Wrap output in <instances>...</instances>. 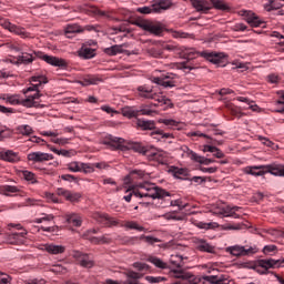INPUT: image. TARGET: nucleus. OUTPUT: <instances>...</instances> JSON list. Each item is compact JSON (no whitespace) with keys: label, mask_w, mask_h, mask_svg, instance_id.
I'll use <instances>...</instances> for the list:
<instances>
[{"label":"nucleus","mask_w":284,"mask_h":284,"mask_svg":"<svg viewBox=\"0 0 284 284\" xmlns=\"http://www.w3.org/2000/svg\"><path fill=\"white\" fill-rule=\"evenodd\" d=\"M125 194L123 196L126 203L132 201V196H136V199H165V196H170V192L159 187L156 184L151 182H142L135 185V187H129L125 190Z\"/></svg>","instance_id":"f257e3e1"},{"label":"nucleus","mask_w":284,"mask_h":284,"mask_svg":"<svg viewBox=\"0 0 284 284\" xmlns=\"http://www.w3.org/2000/svg\"><path fill=\"white\" fill-rule=\"evenodd\" d=\"M26 99H21L19 94H10V93H1L0 100L6 101L9 105H23V108H41L39 103V99H41V94H24Z\"/></svg>","instance_id":"f03ea898"},{"label":"nucleus","mask_w":284,"mask_h":284,"mask_svg":"<svg viewBox=\"0 0 284 284\" xmlns=\"http://www.w3.org/2000/svg\"><path fill=\"white\" fill-rule=\"evenodd\" d=\"M42 59V61H45V63H49V65H53L54 68H65L68 63L65 60L54 57V55H48V54H42L41 52L33 51L32 53H22L18 58L19 63H32L34 59Z\"/></svg>","instance_id":"7ed1b4c3"},{"label":"nucleus","mask_w":284,"mask_h":284,"mask_svg":"<svg viewBox=\"0 0 284 284\" xmlns=\"http://www.w3.org/2000/svg\"><path fill=\"white\" fill-rule=\"evenodd\" d=\"M138 97H140V99L158 101L160 105H166V108L173 106L172 100L156 91V88L150 87L148 84L138 87Z\"/></svg>","instance_id":"20e7f679"},{"label":"nucleus","mask_w":284,"mask_h":284,"mask_svg":"<svg viewBox=\"0 0 284 284\" xmlns=\"http://www.w3.org/2000/svg\"><path fill=\"white\" fill-rule=\"evenodd\" d=\"M244 172L245 174H251L252 176H263L266 172L273 176H284V165L272 163L266 165L246 166Z\"/></svg>","instance_id":"39448f33"},{"label":"nucleus","mask_w":284,"mask_h":284,"mask_svg":"<svg viewBox=\"0 0 284 284\" xmlns=\"http://www.w3.org/2000/svg\"><path fill=\"white\" fill-rule=\"evenodd\" d=\"M134 150L139 152V154H143V156L148 158L149 161H156V163L161 165L168 163V152L163 150L141 145L135 146Z\"/></svg>","instance_id":"423d86ee"},{"label":"nucleus","mask_w":284,"mask_h":284,"mask_svg":"<svg viewBox=\"0 0 284 284\" xmlns=\"http://www.w3.org/2000/svg\"><path fill=\"white\" fill-rule=\"evenodd\" d=\"M225 252H227V254H231V256H236L237 258L241 256H250L252 254H256V252H258V248L256 246H250V247H245L243 245H232L225 248Z\"/></svg>","instance_id":"0eeeda50"},{"label":"nucleus","mask_w":284,"mask_h":284,"mask_svg":"<svg viewBox=\"0 0 284 284\" xmlns=\"http://www.w3.org/2000/svg\"><path fill=\"white\" fill-rule=\"evenodd\" d=\"M135 26L141 28V30H144V32H150V34H154L155 37H159V34L163 32L161 23L150 20H139L135 22Z\"/></svg>","instance_id":"6e6552de"},{"label":"nucleus","mask_w":284,"mask_h":284,"mask_svg":"<svg viewBox=\"0 0 284 284\" xmlns=\"http://www.w3.org/2000/svg\"><path fill=\"white\" fill-rule=\"evenodd\" d=\"M31 85L23 90V94H30V92H34V94H41L39 89L41 85H45L48 83V78L44 75H33L30 80Z\"/></svg>","instance_id":"1a4fd4ad"},{"label":"nucleus","mask_w":284,"mask_h":284,"mask_svg":"<svg viewBox=\"0 0 284 284\" xmlns=\"http://www.w3.org/2000/svg\"><path fill=\"white\" fill-rule=\"evenodd\" d=\"M176 79L179 77L174 73H166L162 77H155L153 78V83H156V85H162V88H175L176 87Z\"/></svg>","instance_id":"9d476101"},{"label":"nucleus","mask_w":284,"mask_h":284,"mask_svg":"<svg viewBox=\"0 0 284 284\" xmlns=\"http://www.w3.org/2000/svg\"><path fill=\"white\" fill-rule=\"evenodd\" d=\"M183 152L194 161L195 163H200L201 165H210L211 163H216V160L207 159L205 156L199 155L196 152L192 151L189 146H182Z\"/></svg>","instance_id":"9b49d317"},{"label":"nucleus","mask_w":284,"mask_h":284,"mask_svg":"<svg viewBox=\"0 0 284 284\" xmlns=\"http://www.w3.org/2000/svg\"><path fill=\"white\" fill-rule=\"evenodd\" d=\"M2 26L6 30H9L12 34H17L21 39H30V33L23 27L12 24L10 21H4Z\"/></svg>","instance_id":"f8f14e48"},{"label":"nucleus","mask_w":284,"mask_h":284,"mask_svg":"<svg viewBox=\"0 0 284 284\" xmlns=\"http://www.w3.org/2000/svg\"><path fill=\"white\" fill-rule=\"evenodd\" d=\"M93 219L98 221V223H101L102 225H105L106 227H112L119 225V221L114 217H111L110 215L101 212L93 213Z\"/></svg>","instance_id":"ddd939ff"},{"label":"nucleus","mask_w":284,"mask_h":284,"mask_svg":"<svg viewBox=\"0 0 284 284\" xmlns=\"http://www.w3.org/2000/svg\"><path fill=\"white\" fill-rule=\"evenodd\" d=\"M281 260H260L258 261V267H262V270H256V272H258L260 274H267V270H272V268H276V267H281Z\"/></svg>","instance_id":"4468645a"},{"label":"nucleus","mask_w":284,"mask_h":284,"mask_svg":"<svg viewBox=\"0 0 284 284\" xmlns=\"http://www.w3.org/2000/svg\"><path fill=\"white\" fill-rule=\"evenodd\" d=\"M191 54H197L199 57H203V59H206V61H210L211 63H215V65L221 63L223 57H225L224 53L207 52V51H202V52L192 51Z\"/></svg>","instance_id":"2eb2a0df"},{"label":"nucleus","mask_w":284,"mask_h":284,"mask_svg":"<svg viewBox=\"0 0 284 284\" xmlns=\"http://www.w3.org/2000/svg\"><path fill=\"white\" fill-rule=\"evenodd\" d=\"M241 210L240 206H222L221 209H219L215 214H219L220 216H225V217H232V219H241V215L237 214L236 212H239Z\"/></svg>","instance_id":"dca6fc26"},{"label":"nucleus","mask_w":284,"mask_h":284,"mask_svg":"<svg viewBox=\"0 0 284 284\" xmlns=\"http://www.w3.org/2000/svg\"><path fill=\"white\" fill-rule=\"evenodd\" d=\"M54 155L50 153L43 152H31L28 154V161H32L33 163H43L44 161H52Z\"/></svg>","instance_id":"f3484780"},{"label":"nucleus","mask_w":284,"mask_h":284,"mask_svg":"<svg viewBox=\"0 0 284 284\" xmlns=\"http://www.w3.org/2000/svg\"><path fill=\"white\" fill-rule=\"evenodd\" d=\"M72 256L73 258H75V261H78V263H80L81 267L90 268L94 266V262L90 260V256L88 254H83L79 251H73Z\"/></svg>","instance_id":"a211bd4d"},{"label":"nucleus","mask_w":284,"mask_h":284,"mask_svg":"<svg viewBox=\"0 0 284 284\" xmlns=\"http://www.w3.org/2000/svg\"><path fill=\"white\" fill-rule=\"evenodd\" d=\"M0 159H1V161H7L8 163H18V161L21 160L19 158V153H17L12 150L1 151Z\"/></svg>","instance_id":"6ab92c4d"},{"label":"nucleus","mask_w":284,"mask_h":284,"mask_svg":"<svg viewBox=\"0 0 284 284\" xmlns=\"http://www.w3.org/2000/svg\"><path fill=\"white\" fill-rule=\"evenodd\" d=\"M169 172L174 176V179H185V176L190 174L187 169L179 166H171Z\"/></svg>","instance_id":"aec40b11"},{"label":"nucleus","mask_w":284,"mask_h":284,"mask_svg":"<svg viewBox=\"0 0 284 284\" xmlns=\"http://www.w3.org/2000/svg\"><path fill=\"white\" fill-rule=\"evenodd\" d=\"M93 245H110L112 243V237L110 234H104L102 236H93L90 239Z\"/></svg>","instance_id":"412c9836"},{"label":"nucleus","mask_w":284,"mask_h":284,"mask_svg":"<svg viewBox=\"0 0 284 284\" xmlns=\"http://www.w3.org/2000/svg\"><path fill=\"white\" fill-rule=\"evenodd\" d=\"M195 247L200 252H207L209 254H212V252H214V246L210 245V243H206L205 240H196Z\"/></svg>","instance_id":"4be33fe9"},{"label":"nucleus","mask_w":284,"mask_h":284,"mask_svg":"<svg viewBox=\"0 0 284 284\" xmlns=\"http://www.w3.org/2000/svg\"><path fill=\"white\" fill-rule=\"evenodd\" d=\"M65 219L68 223H72V225H74L75 227H81L83 223V217H81V215L77 213H68L65 215Z\"/></svg>","instance_id":"5701e85b"},{"label":"nucleus","mask_w":284,"mask_h":284,"mask_svg":"<svg viewBox=\"0 0 284 284\" xmlns=\"http://www.w3.org/2000/svg\"><path fill=\"white\" fill-rule=\"evenodd\" d=\"M136 125L140 130H154L156 128V123L153 120L138 119Z\"/></svg>","instance_id":"b1692460"},{"label":"nucleus","mask_w":284,"mask_h":284,"mask_svg":"<svg viewBox=\"0 0 284 284\" xmlns=\"http://www.w3.org/2000/svg\"><path fill=\"white\" fill-rule=\"evenodd\" d=\"M44 251L48 252V254H63V252H65V246L57 244H45Z\"/></svg>","instance_id":"393cba45"},{"label":"nucleus","mask_w":284,"mask_h":284,"mask_svg":"<svg viewBox=\"0 0 284 284\" xmlns=\"http://www.w3.org/2000/svg\"><path fill=\"white\" fill-rule=\"evenodd\" d=\"M284 6V0H268V3L264 4L266 12H272V10H281Z\"/></svg>","instance_id":"a878e982"},{"label":"nucleus","mask_w":284,"mask_h":284,"mask_svg":"<svg viewBox=\"0 0 284 284\" xmlns=\"http://www.w3.org/2000/svg\"><path fill=\"white\" fill-rule=\"evenodd\" d=\"M121 112L126 119H136L139 116V110L135 106H124L121 109Z\"/></svg>","instance_id":"bb28decb"},{"label":"nucleus","mask_w":284,"mask_h":284,"mask_svg":"<svg viewBox=\"0 0 284 284\" xmlns=\"http://www.w3.org/2000/svg\"><path fill=\"white\" fill-rule=\"evenodd\" d=\"M237 101H240L241 103H245L246 105L244 106L245 110H252L253 112H258V105H256V103L245 97H237L236 98Z\"/></svg>","instance_id":"cd10ccee"},{"label":"nucleus","mask_w":284,"mask_h":284,"mask_svg":"<svg viewBox=\"0 0 284 284\" xmlns=\"http://www.w3.org/2000/svg\"><path fill=\"white\" fill-rule=\"evenodd\" d=\"M160 201H164V205H162V207H185V205L181 204V200H170V193L169 195L160 199Z\"/></svg>","instance_id":"c85d7f7f"},{"label":"nucleus","mask_w":284,"mask_h":284,"mask_svg":"<svg viewBox=\"0 0 284 284\" xmlns=\"http://www.w3.org/2000/svg\"><path fill=\"white\" fill-rule=\"evenodd\" d=\"M123 48L124 44H114L112 47L105 48L104 52L105 54H109V57H115V54H123Z\"/></svg>","instance_id":"c756f323"},{"label":"nucleus","mask_w":284,"mask_h":284,"mask_svg":"<svg viewBox=\"0 0 284 284\" xmlns=\"http://www.w3.org/2000/svg\"><path fill=\"white\" fill-rule=\"evenodd\" d=\"M97 51L90 47H83L79 52V57H81V59H93Z\"/></svg>","instance_id":"7c9ffc66"},{"label":"nucleus","mask_w":284,"mask_h":284,"mask_svg":"<svg viewBox=\"0 0 284 284\" xmlns=\"http://www.w3.org/2000/svg\"><path fill=\"white\" fill-rule=\"evenodd\" d=\"M158 123H162L169 130H179V121L174 119H159Z\"/></svg>","instance_id":"2f4dec72"},{"label":"nucleus","mask_w":284,"mask_h":284,"mask_svg":"<svg viewBox=\"0 0 284 284\" xmlns=\"http://www.w3.org/2000/svg\"><path fill=\"white\" fill-rule=\"evenodd\" d=\"M192 6L197 12H207V10H210L207 2L203 0H192Z\"/></svg>","instance_id":"473e14b6"},{"label":"nucleus","mask_w":284,"mask_h":284,"mask_svg":"<svg viewBox=\"0 0 284 284\" xmlns=\"http://www.w3.org/2000/svg\"><path fill=\"white\" fill-rule=\"evenodd\" d=\"M81 32H83V29H81V27L78 24H68L65 28V34L68 39H70L72 34H79Z\"/></svg>","instance_id":"72a5a7b5"},{"label":"nucleus","mask_w":284,"mask_h":284,"mask_svg":"<svg viewBox=\"0 0 284 284\" xmlns=\"http://www.w3.org/2000/svg\"><path fill=\"white\" fill-rule=\"evenodd\" d=\"M171 276H173V278H182V281H187V278H192V275L190 273H185L183 270H172Z\"/></svg>","instance_id":"f704fd0d"},{"label":"nucleus","mask_w":284,"mask_h":284,"mask_svg":"<svg viewBox=\"0 0 284 284\" xmlns=\"http://www.w3.org/2000/svg\"><path fill=\"white\" fill-rule=\"evenodd\" d=\"M27 235H28V231L23 230L20 233H11L9 235V240L11 241V243H21V241H23V239H26Z\"/></svg>","instance_id":"c9c22d12"},{"label":"nucleus","mask_w":284,"mask_h":284,"mask_svg":"<svg viewBox=\"0 0 284 284\" xmlns=\"http://www.w3.org/2000/svg\"><path fill=\"white\" fill-rule=\"evenodd\" d=\"M17 132L19 134H22L23 136H30V134H32L34 130H32V126L28 124H22L17 128Z\"/></svg>","instance_id":"e433bc0d"},{"label":"nucleus","mask_w":284,"mask_h":284,"mask_svg":"<svg viewBox=\"0 0 284 284\" xmlns=\"http://www.w3.org/2000/svg\"><path fill=\"white\" fill-rule=\"evenodd\" d=\"M170 264L172 267H182L183 266V257L179 254H173L170 257Z\"/></svg>","instance_id":"4c0bfd02"},{"label":"nucleus","mask_w":284,"mask_h":284,"mask_svg":"<svg viewBox=\"0 0 284 284\" xmlns=\"http://www.w3.org/2000/svg\"><path fill=\"white\" fill-rule=\"evenodd\" d=\"M211 3H213V8H215V10H230V4L225 3L224 0H211Z\"/></svg>","instance_id":"58836bf2"},{"label":"nucleus","mask_w":284,"mask_h":284,"mask_svg":"<svg viewBox=\"0 0 284 284\" xmlns=\"http://www.w3.org/2000/svg\"><path fill=\"white\" fill-rule=\"evenodd\" d=\"M148 262L152 263L153 265H155V267H159L160 270H168V263L163 262L159 257H149Z\"/></svg>","instance_id":"ea45409f"},{"label":"nucleus","mask_w":284,"mask_h":284,"mask_svg":"<svg viewBox=\"0 0 284 284\" xmlns=\"http://www.w3.org/2000/svg\"><path fill=\"white\" fill-rule=\"evenodd\" d=\"M124 227L126 230H136L138 232H145V227L139 225V223L134 221H128L124 223Z\"/></svg>","instance_id":"a19ab883"},{"label":"nucleus","mask_w":284,"mask_h":284,"mask_svg":"<svg viewBox=\"0 0 284 284\" xmlns=\"http://www.w3.org/2000/svg\"><path fill=\"white\" fill-rule=\"evenodd\" d=\"M204 281H206L207 283H212V284H221V283H223V281H225V277L223 275H221V276L209 275V276H204Z\"/></svg>","instance_id":"79ce46f5"},{"label":"nucleus","mask_w":284,"mask_h":284,"mask_svg":"<svg viewBox=\"0 0 284 284\" xmlns=\"http://www.w3.org/2000/svg\"><path fill=\"white\" fill-rule=\"evenodd\" d=\"M275 112H284V91L280 92V98L277 101H275Z\"/></svg>","instance_id":"37998d69"},{"label":"nucleus","mask_w":284,"mask_h":284,"mask_svg":"<svg viewBox=\"0 0 284 284\" xmlns=\"http://www.w3.org/2000/svg\"><path fill=\"white\" fill-rule=\"evenodd\" d=\"M65 201H70V203H79V201H81V193L69 191Z\"/></svg>","instance_id":"c03bdc74"},{"label":"nucleus","mask_w":284,"mask_h":284,"mask_svg":"<svg viewBox=\"0 0 284 284\" xmlns=\"http://www.w3.org/2000/svg\"><path fill=\"white\" fill-rule=\"evenodd\" d=\"M3 47L7 50H11V52H21V50H23V47H21L17 42H7L6 44H3Z\"/></svg>","instance_id":"a18cd8bd"},{"label":"nucleus","mask_w":284,"mask_h":284,"mask_svg":"<svg viewBox=\"0 0 284 284\" xmlns=\"http://www.w3.org/2000/svg\"><path fill=\"white\" fill-rule=\"evenodd\" d=\"M246 22L253 28H258V26H261V20H258V17H256L254 13L246 18Z\"/></svg>","instance_id":"49530a36"},{"label":"nucleus","mask_w":284,"mask_h":284,"mask_svg":"<svg viewBox=\"0 0 284 284\" xmlns=\"http://www.w3.org/2000/svg\"><path fill=\"white\" fill-rule=\"evenodd\" d=\"M141 241H145L149 245H154V243H161V240L159 237H154L152 235H141L140 236Z\"/></svg>","instance_id":"de8ad7c7"},{"label":"nucleus","mask_w":284,"mask_h":284,"mask_svg":"<svg viewBox=\"0 0 284 284\" xmlns=\"http://www.w3.org/2000/svg\"><path fill=\"white\" fill-rule=\"evenodd\" d=\"M197 227H200V230H214V227H219V224L216 222H199Z\"/></svg>","instance_id":"09e8293b"},{"label":"nucleus","mask_w":284,"mask_h":284,"mask_svg":"<svg viewBox=\"0 0 284 284\" xmlns=\"http://www.w3.org/2000/svg\"><path fill=\"white\" fill-rule=\"evenodd\" d=\"M72 139L70 138H51V143H54L55 145H68Z\"/></svg>","instance_id":"8fccbe9b"},{"label":"nucleus","mask_w":284,"mask_h":284,"mask_svg":"<svg viewBox=\"0 0 284 284\" xmlns=\"http://www.w3.org/2000/svg\"><path fill=\"white\" fill-rule=\"evenodd\" d=\"M81 163L82 162H70L69 164H67L68 171L69 172H81Z\"/></svg>","instance_id":"3c124183"},{"label":"nucleus","mask_w":284,"mask_h":284,"mask_svg":"<svg viewBox=\"0 0 284 284\" xmlns=\"http://www.w3.org/2000/svg\"><path fill=\"white\" fill-rule=\"evenodd\" d=\"M22 176L24 181H28L29 183H32V184L37 183V176H34V173L30 171H23Z\"/></svg>","instance_id":"603ef678"},{"label":"nucleus","mask_w":284,"mask_h":284,"mask_svg":"<svg viewBox=\"0 0 284 284\" xmlns=\"http://www.w3.org/2000/svg\"><path fill=\"white\" fill-rule=\"evenodd\" d=\"M50 221H54V215L42 213V216L36 219V220L33 221V223H38V224H39V223L50 222Z\"/></svg>","instance_id":"864d4df0"},{"label":"nucleus","mask_w":284,"mask_h":284,"mask_svg":"<svg viewBox=\"0 0 284 284\" xmlns=\"http://www.w3.org/2000/svg\"><path fill=\"white\" fill-rule=\"evenodd\" d=\"M81 172H83L84 174H92V172H94V164H90V163H81Z\"/></svg>","instance_id":"5fc2aeb1"},{"label":"nucleus","mask_w":284,"mask_h":284,"mask_svg":"<svg viewBox=\"0 0 284 284\" xmlns=\"http://www.w3.org/2000/svg\"><path fill=\"white\" fill-rule=\"evenodd\" d=\"M139 116L142 114V116H152L156 111L150 109L149 106H141L139 110Z\"/></svg>","instance_id":"6e6d98bb"},{"label":"nucleus","mask_w":284,"mask_h":284,"mask_svg":"<svg viewBox=\"0 0 284 284\" xmlns=\"http://www.w3.org/2000/svg\"><path fill=\"white\" fill-rule=\"evenodd\" d=\"M125 276L128 278H133V281H139V278H143V274H141L139 272H134V271H128L125 273Z\"/></svg>","instance_id":"4d7b16f0"},{"label":"nucleus","mask_w":284,"mask_h":284,"mask_svg":"<svg viewBox=\"0 0 284 284\" xmlns=\"http://www.w3.org/2000/svg\"><path fill=\"white\" fill-rule=\"evenodd\" d=\"M133 267L138 271V272H145L148 270H150V266L145 263H141V262H135L133 263Z\"/></svg>","instance_id":"13d9d810"},{"label":"nucleus","mask_w":284,"mask_h":284,"mask_svg":"<svg viewBox=\"0 0 284 284\" xmlns=\"http://www.w3.org/2000/svg\"><path fill=\"white\" fill-rule=\"evenodd\" d=\"M172 37L174 39H190V37H192V34L185 33L183 31H173Z\"/></svg>","instance_id":"bf43d9fd"},{"label":"nucleus","mask_w":284,"mask_h":284,"mask_svg":"<svg viewBox=\"0 0 284 284\" xmlns=\"http://www.w3.org/2000/svg\"><path fill=\"white\" fill-rule=\"evenodd\" d=\"M99 81H101V79L99 78H90L88 80L84 81H80V85H97V83H99Z\"/></svg>","instance_id":"052dcab7"},{"label":"nucleus","mask_w":284,"mask_h":284,"mask_svg":"<svg viewBox=\"0 0 284 284\" xmlns=\"http://www.w3.org/2000/svg\"><path fill=\"white\" fill-rule=\"evenodd\" d=\"M44 199H47L48 203H59V197L54 193H45Z\"/></svg>","instance_id":"680f3d73"},{"label":"nucleus","mask_w":284,"mask_h":284,"mask_svg":"<svg viewBox=\"0 0 284 284\" xmlns=\"http://www.w3.org/2000/svg\"><path fill=\"white\" fill-rule=\"evenodd\" d=\"M145 281H148V283H161L162 281H165V277H161V276H145Z\"/></svg>","instance_id":"e2e57ef3"},{"label":"nucleus","mask_w":284,"mask_h":284,"mask_svg":"<svg viewBox=\"0 0 284 284\" xmlns=\"http://www.w3.org/2000/svg\"><path fill=\"white\" fill-rule=\"evenodd\" d=\"M152 134H159V136H161V139H174V134L165 133L162 130H158V131L153 132Z\"/></svg>","instance_id":"0e129e2a"},{"label":"nucleus","mask_w":284,"mask_h":284,"mask_svg":"<svg viewBox=\"0 0 284 284\" xmlns=\"http://www.w3.org/2000/svg\"><path fill=\"white\" fill-rule=\"evenodd\" d=\"M136 12H140V14H152V7H139Z\"/></svg>","instance_id":"69168bd1"},{"label":"nucleus","mask_w":284,"mask_h":284,"mask_svg":"<svg viewBox=\"0 0 284 284\" xmlns=\"http://www.w3.org/2000/svg\"><path fill=\"white\" fill-rule=\"evenodd\" d=\"M160 8L162 9V12L164 10H169V8H171L172 2L170 0H161L160 2Z\"/></svg>","instance_id":"338daca9"},{"label":"nucleus","mask_w":284,"mask_h":284,"mask_svg":"<svg viewBox=\"0 0 284 284\" xmlns=\"http://www.w3.org/2000/svg\"><path fill=\"white\" fill-rule=\"evenodd\" d=\"M24 284H45V280L43 278H34L26 281Z\"/></svg>","instance_id":"774afa93"}]
</instances>
